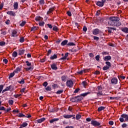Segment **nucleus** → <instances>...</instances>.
I'll use <instances>...</instances> for the list:
<instances>
[{"label":"nucleus","instance_id":"nucleus-1","mask_svg":"<svg viewBox=\"0 0 128 128\" xmlns=\"http://www.w3.org/2000/svg\"><path fill=\"white\" fill-rule=\"evenodd\" d=\"M116 22H120V18L116 16L110 17L109 18L108 24H109V26H114Z\"/></svg>","mask_w":128,"mask_h":128},{"label":"nucleus","instance_id":"nucleus-2","mask_svg":"<svg viewBox=\"0 0 128 128\" xmlns=\"http://www.w3.org/2000/svg\"><path fill=\"white\" fill-rule=\"evenodd\" d=\"M120 120L121 122H128V115L126 114H122L120 118Z\"/></svg>","mask_w":128,"mask_h":128},{"label":"nucleus","instance_id":"nucleus-3","mask_svg":"<svg viewBox=\"0 0 128 128\" xmlns=\"http://www.w3.org/2000/svg\"><path fill=\"white\" fill-rule=\"evenodd\" d=\"M66 86H67L68 88H72V86H74V82L72 80H68Z\"/></svg>","mask_w":128,"mask_h":128},{"label":"nucleus","instance_id":"nucleus-4","mask_svg":"<svg viewBox=\"0 0 128 128\" xmlns=\"http://www.w3.org/2000/svg\"><path fill=\"white\" fill-rule=\"evenodd\" d=\"M91 124H92L94 126H100V123L94 120H92L91 121Z\"/></svg>","mask_w":128,"mask_h":128},{"label":"nucleus","instance_id":"nucleus-5","mask_svg":"<svg viewBox=\"0 0 128 128\" xmlns=\"http://www.w3.org/2000/svg\"><path fill=\"white\" fill-rule=\"evenodd\" d=\"M92 34L94 36H96V35L98 34H100V30H98V28H96V29L94 30L92 32Z\"/></svg>","mask_w":128,"mask_h":128},{"label":"nucleus","instance_id":"nucleus-6","mask_svg":"<svg viewBox=\"0 0 128 128\" xmlns=\"http://www.w3.org/2000/svg\"><path fill=\"white\" fill-rule=\"evenodd\" d=\"M7 14H9L12 16H16V12L12 11H8L7 12Z\"/></svg>","mask_w":128,"mask_h":128},{"label":"nucleus","instance_id":"nucleus-7","mask_svg":"<svg viewBox=\"0 0 128 128\" xmlns=\"http://www.w3.org/2000/svg\"><path fill=\"white\" fill-rule=\"evenodd\" d=\"M112 84H118V79L116 78H113L111 80Z\"/></svg>","mask_w":128,"mask_h":128},{"label":"nucleus","instance_id":"nucleus-8","mask_svg":"<svg viewBox=\"0 0 128 128\" xmlns=\"http://www.w3.org/2000/svg\"><path fill=\"white\" fill-rule=\"evenodd\" d=\"M63 116L64 118H72V116H74L70 114H64Z\"/></svg>","mask_w":128,"mask_h":128},{"label":"nucleus","instance_id":"nucleus-9","mask_svg":"<svg viewBox=\"0 0 128 128\" xmlns=\"http://www.w3.org/2000/svg\"><path fill=\"white\" fill-rule=\"evenodd\" d=\"M104 60L105 62H108V60H112V56H106L104 58Z\"/></svg>","mask_w":128,"mask_h":128},{"label":"nucleus","instance_id":"nucleus-10","mask_svg":"<svg viewBox=\"0 0 128 128\" xmlns=\"http://www.w3.org/2000/svg\"><path fill=\"white\" fill-rule=\"evenodd\" d=\"M121 30L123 32H125V34H128V28L126 27L122 28Z\"/></svg>","mask_w":128,"mask_h":128},{"label":"nucleus","instance_id":"nucleus-11","mask_svg":"<svg viewBox=\"0 0 128 128\" xmlns=\"http://www.w3.org/2000/svg\"><path fill=\"white\" fill-rule=\"evenodd\" d=\"M12 36H18V32L16 30H13L12 32Z\"/></svg>","mask_w":128,"mask_h":128},{"label":"nucleus","instance_id":"nucleus-12","mask_svg":"<svg viewBox=\"0 0 128 128\" xmlns=\"http://www.w3.org/2000/svg\"><path fill=\"white\" fill-rule=\"evenodd\" d=\"M11 88H12L11 86L6 87L4 90H2V94H4V92H8V90H10Z\"/></svg>","mask_w":128,"mask_h":128},{"label":"nucleus","instance_id":"nucleus-13","mask_svg":"<svg viewBox=\"0 0 128 128\" xmlns=\"http://www.w3.org/2000/svg\"><path fill=\"white\" fill-rule=\"evenodd\" d=\"M14 10H18V2H14Z\"/></svg>","mask_w":128,"mask_h":128},{"label":"nucleus","instance_id":"nucleus-14","mask_svg":"<svg viewBox=\"0 0 128 128\" xmlns=\"http://www.w3.org/2000/svg\"><path fill=\"white\" fill-rule=\"evenodd\" d=\"M51 68L52 70H58V67L56 66V64H52L51 65Z\"/></svg>","mask_w":128,"mask_h":128},{"label":"nucleus","instance_id":"nucleus-15","mask_svg":"<svg viewBox=\"0 0 128 128\" xmlns=\"http://www.w3.org/2000/svg\"><path fill=\"white\" fill-rule=\"evenodd\" d=\"M76 102H80V100H82V96H76Z\"/></svg>","mask_w":128,"mask_h":128},{"label":"nucleus","instance_id":"nucleus-16","mask_svg":"<svg viewBox=\"0 0 128 128\" xmlns=\"http://www.w3.org/2000/svg\"><path fill=\"white\" fill-rule=\"evenodd\" d=\"M35 20H36V22H40V20H42V18L40 16H36L35 18Z\"/></svg>","mask_w":128,"mask_h":128},{"label":"nucleus","instance_id":"nucleus-17","mask_svg":"<svg viewBox=\"0 0 128 128\" xmlns=\"http://www.w3.org/2000/svg\"><path fill=\"white\" fill-rule=\"evenodd\" d=\"M44 120H46V118H41L40 119L38 120L37 122L39 124H40V122H44Z\"/></svg>","mask_w":128,"mask_h":128},{"label":"nucleus","instance_id":"nucleus-18","mask_svg":"<svg viewBox=\"0 0 128 128\" xmlns=\"http://www.w3.org/2000/svg\"><path fill=\"white\" fill-rule=\"evenodd\" d=\"M54 10V8H52L49 9L48 11L47 12V14H52V12Z\"/></svg>","mask_w":128,"mask_h":128},{"label":"nucleus","instance_id":"nucleus-19","mask_svg":"<svg viewBox=\"0 0 128 128\" xmlns=\"http://www.w3.org/2000/svg\"><path fill=\"white\" fill-rule=\"evenodd\" d=\"M90 94V92H85V93H83V94H80L81 96H88V94Z\"/></svg>","mask_w":128,"mask_h":128},{"label":"nucleus","instance_id":"nucleus-20","mask_svg":"<svg viewBox=\"0 0 128 128\" xmlns=\"http://www.w3.org/2000/svg\"><path fill=\"white\" fill-rule=\"evenodd\" d=\"M38 30V27L33 26L32 28L31 32H35V30Z\"/></svg>","mask_w":128,"mask_h":128},{"label":"nucleus","instance_id":"nucleus-21","mask_svg":"<svg viewBox=\"0 0 128 128\" xmlns=\"http://www.w3.org/2000/svg\"><path fill=\"white\" fill-rule=\"evenodd\" d=\"M97 6H104V2H98L96 4Z\"/></svg>","mask_w":128,"mask_h":128},{"label":"nucleus","instance_id":"nucleus-22","mask_svg":"<svg viewBox=\"0 0 128 128\" xmlns=\"http://www.w3.org/2000/svg\"><path fill=\"white\" fill-rule=\"evenodd\" d=\"M68 56V53H66L64 56L60 58V60H66V58Z\"/></svg>","mask_w":128,"mask_h":128},{"label":"nucleus","instance_id":"nucleus-23","mask_svg":"<svg viewBox=\"0 0 128 128\" xmlns=\"http://www.w3.org/2000/svg\"><path fill=\"white\" fill-rule=\"evenodd\" d=\"M14 72L15 74H18V72H20V68H17Z\"/></svg>","mask_w":128,"mask_h":128},{"label":"nucleus","instance_id":"nucleus-24","mask_svg":"<svg viewBox=\"0 0 128 128\" xmlns=\"http://www.w3.org/2000/svg\"><path fill=\"white\" fill-rule=\"evenodd\" d=\"M24 54V50H19L18 51L19 56H22V54Z\"/></svg>","mask_w":128,"mask_h":128},{"label":"nucleus","instance_id":"nucleus-25","mask_svg":"<svg viewBox=\"0 0 128 128\" xmlns=\"http://www.w3.org/2000/svg\"><path fill=\"white\" fill-rule=\"evenodd\" d=\"M122 24L118 21H116L115 23L114 26H120Z\"/></svg>","mask_w":128,"mask_h":128},{"label":"nucleus","instance_id":"nucleus-26","mask_svg":"<svg viewBox=\"0 0 128 128\" xmlns=\"http://www.w3.org/2000/svg\"><path fill=\"white\" fill-rule=\"evenodd\" d=\"M98 90V94H102V93L100 92L102 91V87H100V86H98L97 88Z\"/></svg>","mask_w":128,"mask_h":128},{"label":"nucleus","instance_id":"nucleus-27","mask_svg":"<svg viewBox=\"0 0 128 128\" xmlns=\"http://www.w3.org/2000/svg\"><path fill=\"white\" fill-rule=\"evenodd\" d=\"M66 44H68V40H64L61 43V45L63 46H66Z\"/></svg>","mask_w":128,"mask_h":128},{"label":"nucleus","instance_id":"nucleus-28","mask_svg":"<svg viewBox=\"0 0 128 128\" xmlns=\"http://www.w3.org/2000/svg\"><path fill=\"white\" fill-rule=\"evenodd\" d=\"M58 58V56L56 54H54L50 56V60H54L55 58Z\"/></svg>","mask_w":128,"mask_h":128},{"label":"nucleus","instance_id":"nucleus-29","mask_svg":"<svg viewBox=\"0 0 128 128\" xmlns=\"http://www.w3.org/2000/svg\"><path fill=\"white\" fill-rule=\"evenodd\" d=\"M104 106H100L98 108V112H102V110H104Z\"/></svg>","mask_w":128,"mask_h":128},{"label":"nucleus","instance_id":"nucleus-30","mask_svg":"<svg viewBox=\"0 0 128 128\" xmlns=\"http://www.w3.org/2000/svg\"><path fill=\"white\" fill-rule=\"evenodd\" d=\"M82 118V115L80 114H77L76 115V120H78Z\"/></svg>","mask_w":128,"mask_h":128},{"label":"nucleus","instance_id":"nucleus-31","mask_svg":"<svg viewBox=\"0 0 128 128\" xmlns=\"http://www.w3.org/2000/svg\"><path fill=\"white\" fill-rule=\"evenodd\" d=\"M18 82L20 84H24V79L22 78L20 81H18Z\"/></svg>","mask_w":128,"mask_h":128},{"label":"nucleus","instance_id":"nucleus-32","mask_svg":"<svg viewBox=\"0 0 128 128\" xmlns=\"http://www.w3.org/2000/svg\"><path fill=\"white\" fill-rule=\"evenodd\" d=\"M14 71L12 73H10L8 78H13L14 76Z\"/></svg>","mask_w":128,"mask_h":128},{"label":"nucleus","instance_id":"nucleus-33","mask_svg":"<svg viewBox=\"0 0 128 128\" xmlns=\"http://www.w3.org/2000/svg\"><path fill=\"white\" fill-rule=\"evenodd\" d=\"M40 26H44V22H40L38 23Z\"/></svg>","mask_w":128,"mask_h":128},{"label":"nucleus","instance_id":"nucleus-34","mask_svg":"<svg viewBox=\"0 0 128 128\" xmlns=\"http://www.w3.org/2000/svg\"><path fill=\"white\" fill-rule=\"evenodd\" d=\"M18 56V52H14L12 53V56L14 58H16Z\"/></svg>","mask_w":128,"mask_h":128},{"label":"nucleus","instance_id":"nucleus-35","mask_svg":"<svg viewBox=\"0 0 128 128\" xmlns=\"http://www.w3.org/2000/svg\"><path fill=\"white\" fill-rule=\"evenodd\" d=\"M71 102H76V97L72 98L70 99Z\"/></svg>","mask_w":128,"mask_h":128},{"label":"nucleus","instance_id":"nucleus-36","mask_svg":"<svg viewBox=\"0 0 128 128\" xmlns=\"http://www.w3.org/2000/svg\"><path fill=\"white\" fill-rule=\"evenodd\" d=\"M52 30L55 32H58V28L56 26H54Z\"/></svg>","mask_w":128,"mask_h":128},{"label":"nucleus","instance_id":"nucleus-37","mask_svg":"<svg viewBox=\"0 0 128 128\" xmlns=\"http://www.w3.org/2000/svg\"><path fill=\"white\" fill-rule=\"evenodd\" d=\"M28 126V123L26 122H24L21 125V126H22L23 128H26Z\"/></svg>","mask_w":128,"mask_h":128},{"label":"nucleus","instance_id":"nucleus-38","mask_svg":"<svg viewBox=\"0 0 128 128\" xmlns=\"http://www.w3.org/2000/svg\"><path fill=\"white\" fill-rule=\"evenodd\" d=\"M2 90H4V85H0V94H1L2 92Z\"/></svg>","mask_w":128,"mask_h":128},{"label":"nucleus","instance_id":"nucleus-39","mask_svg":"<svg viewBox=\"0 0 128 128\" xmlns=\"http://www.w3.org/2000/svg\"><path fill=\"white\" fill-rule=\"evenodd\" d=\"M26 21H22V23L20 24V26H24L26 24Z\"/></svg>","mask_w":128,"mask_h":128},{"label":"nucleus","instance_id":"nucleus-40","mask_svg":"<svg viewBox=\"0 0 128 128\" xmlns=\"http://www.w3.org/2000/svg\"><path fill=\"white\" fill-rule=\"evenodd\" d=\"M8 104H9L10 106H12V104H14V100H8Z\"/></svg>","mask_w":128,"mask_h":128},{"label":"nucleus","instance_id":"nucleus-41","mask_svg":"<svg viewBox=\"0 0 128 128\" xmlns=\"http://www.w3.org/2000/svg\"><path fill=\"white\" fill-rule=\"evenodd\" d=\"M62 80L63 82H66V76H62Z\"/></svg>","mask_w":128,"mask_h":128},{"label":"nucleus","instance_id":"nucleus-42","mask_svg":"<svg viewBox=\"0 0 128 128\" xmlns=\"http://www.w3.org/2000/svg\"><path fill=\"white\" fill-rule=\"evenodd\" d=\"M106 64L108 66H109V68H110V66H112L110 63L109 62H106Z\"/></svg>","mask_w":128,"mask_h":128},{"label":"nucleus","instance_id":"nucleus-43","mask_svg":"<svg viewBox=\"0 0 128 128\" xmlns=\"http://www.w3.org/2000/svg\"><path fill=\"white\" fill-rule=\"evenodd\" d=\"M112 30H114V28H108V32H110V34L112 33Z\"/></svg>","mask_w":128,"mask_h":128},{"label":"nucleus","instance_id":"nucleus-44","mask_svg":"<svg viewBox=\"0 0 128 128\" xmlns=\"http://www.w3.org/2000/svg\"><path fill=\"white\" fill-rule=\"evenodd\" d=\"M109 68H110V67L108 66H104L103 68L104 70H108Z\"/></svg>","mask_w":128,"mask_h":128},{"label":"nucleus","instance_id":"nucleus-45","mask_svg":"<svg viewBox=\"0 0 128 128\" xmlns=\"http://www.w3.org/2000/svg\"><path fill=\"white\" fill-rule=\"evenodd\" d=\"M26 66H32V63L28 62V61H26Z\"/></svg>","mask_w":128,"mask_h":128},{"label":"nucleus","instance_id":"nucleus-46","mask_svg":"<svg viewBox=\"0 0 128 128\" xmlns=\"http://www.w3.org/2000/svg\"><path fill=\"white\" fill-rule=\"evenodd\" d=\"M20 42H24V38H21L20 40Z\"/></svg>","mask_w":128,"mask_h":128},{"label":"nucleus","instance_id":"nucleus-47","mask_svg":"<svg viewBox=\"0 0 128 128\" xmlns=\"http://www.w3.org/2000/svg\"><path fill=\"white\" fill-rule=\"evenodd\" d=\"M22 96V94H14V97H15L16 98H19V96Z\"/></svg>","mask_w":128,"mask_h":128},{"label":"nucleus","instance_id":"nucleus-48","mask_svg":"<svg viewBox=\"0 0 128 128\" xmlns=\"http://www.w3.org/2000/svg\"><path fill=\"white\" fill-rule=\"evenodd\" d=\"M46 90H52V88H50V86H48L46 87Z\"/></svg>","mask_w":128,"mask_h":128},{"label":"nucleus","instance_id":"nucleus-49","mask_svg":"<svg viewBox=\"0 0 128 128\" xmlns=\"http://www.w3.org/2000/svg\"><path fill=\"white\" fill-rule=\"evenodd\" d=\"M68 46H74V43L72 42H70L68 43Z\"/></svg>","mask_w":128,"mask_h":128},{"label":"nucleus","instance_id":"nucleus-50","mask_svg":"<svg viewBox=\"0 0 128 128\" xmlns=\"http://www.w3.org/2000/svg\"><path fill=\"white\" fill-rule=\"evenodd\" d=\"M82 84L84 88L86 87V82L84 81L82 82Z\"/></svg>","mask_w":128,"mask_h":128},{"label":"nucleus","instance_id":"nucleus-51","mask_svg":"<svg viewBox=\"0 0 128 128\" xmlns=\"http://www.w3.org/2000/svg\"><path fill=\"white\" fill-rule=\"evenodd\" d=\"M94 38L95 40H100V38L96 36H94Z\"/></svg>","mask_w":128,"mask_h":128},{"label":"nucleus","instance_id":"nucleus-52","mask_svg":"<svg viewBox=\"0 0 128 128\" xmlns=\"http://www.w3.org/2000/svg\"><path fill=\"white\" fill-rule=\"evenodd\" d=\"M67 14L68 16H72V12L70 11L67 12Z\"/></svg>","mask_w":128,"mask_h":128},{"label":"nucleus","instance_id":"nucleus-53","mask_svg":"<svg viewBox=\"0 0 128 128\" xmlns=\"http://www.w3.org/2000/svg\"><path fill=\"white\" fill-rule=\"evenodd\" d=\"M100 55H97L96 56V60H100Z\"/></svg>","mask_w":128,"mask_h":128},{"label":"nucleus","instance_id":"nucleus-54","mask_svg":"<svg viewBox=\"0 0 128 128\" xmlns=\"http://www.w3.org/2000/svg\"><path fill=\"white\" fill-rule=\"evenodd\" d=\"M40 4H44V0H40Z\"/></svg>","mask_w":128,"mask_h":128},{"label":"nucleus","instance_id":"nucleus-55","mask_svg":"<svg viewBox=\"0 0 128 128\" xmlns=\"http://www.w3.org/2000/svg\"><path fill=\"white\" fill-rule=\"evenodd\" d=\"M4 44H6V42H0V46H4Z\"/></svg>","mask_w":128,"mask_h":128},{"label":"nucleus","instance_id":"nucleus-56","mask_svg":"<svg viewBox=\"0 0 128 128\" xmlns=\"http://www.w3.org/2000/svg\"><path fill=\"white\" fill-rule=\"evenodd\" d=\"M48 86V82H45L43 84V86H45V88Z\"/></svg>","mask_w":128,"mask_h":128},{"label":"nucleus","instance_id":"nucleus-57","mask_svg":"<svg viewBox=\"0 0 128 128\" xmlns=\"http://www.w3.org/2000/svg\"><path fill=\"white\" fill-rule=\"evenodd\" d=\"M118 78H121L122 80H124V78H126V76H118Z\"/></svg>","mask_w":128,"mask_h":128},{"label":"nucleus","instance_id":"nucleus-58","mask_svg":"<svg viewBox=\"0 0 128 128\" xmlns=\"http://www.w3.org/2000/svg\"><path fill=\"white\" fill-rule=\"evenodd\" d=\"M3 62H4V64H8V61L7 59L4 58L3 60Z\"/></svg>","mask_w":128,"mask_h":128},{"label":"nucleus","instance_id":"nucleus-59","mask_svg":"<svg viewBox=\"0 0 128 128\" xmlns=\"http://www.w3.org/2000/svg\"><path fill=\"white\" fill-rule=\"evenodd\" d=\"M19 118H22L23 116H24V115L22 114H19L18 115Z\"/></svg>","mask_w":128,"mask_h":128},{"label":"nucleus","instance_id":"nucleus-60","mask_svg":"<svg viewBox=\"0 0 128 128\" xmlns=\"http://www.w3.org/2000/svg\"><path fill=\"white\" fill-rule=\"evenodd\" d=\"M88 56H90V58H94V56L92 53H90L88 54Z\"/></svg>","mask_w":128,"mask_h":128},{"label":"nucleus","instance_id":"nucleus-61","mask_svg":"<svg viewBox=\"0 0 128 128\" xmlns=\"http://www.w3.org/2000/svg\"><path fill=\"white\" fill-rule=\"evenodd\" d=\"M62 90H58L57 92H56V94H62Z\"/></svg>","mask_w":128,"mask_h":128},{"label":"nucleus","instance_id":"nucleus-62","mask_svg":"<svg viewBox=\"0 0 128 128\" xmlns=\"http://www.w3.org/2000/svg\"><path fill=\"white\" fill-rule=\"evenodd\" d=\"M48 26V27L49 28H52V26L50 24H47Z\"/></svg>","mask_w":128,"mask_h":128},{"label":"nucleus","instance_id":"nucleus-63","mask_svg":"<svg viewBox=\"0 0 128 128\" xmlns=\"http://www.w3.org/2000/svg\"><path fill=\"white\" fill-rule=\"evenodd\" d=\"M83 30H84V32H86L88 30V28H86V26H84L83 28Z\"/></svg>","mask_w":128,"mask_h":128},{"label":"nucleus","instance_id":"nucleus-64","mask_svg":"<svg viewBox=\"0 0 128 128\" xmlns=\"http://www.w3.org/2000/svg\"><path fill=\"white\" fill-rule=\"evenodd\" d=\"M24 90H26V88H23L21 89L20 92H24Z\"/></svg>","mask_w":128,"mask_h":128}]
</instances>
